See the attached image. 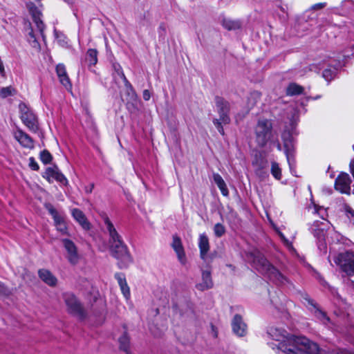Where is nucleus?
I'll list each match as a JSON object with an SVG mask.
<instances>
[{
  "label": "nucleus",
  "mask_w": 354,
  "mask_h": 354,
  "mask_svg": "<svg viewBox=\"0 0 354 354\" xmlns=\"http://www.w3.org/2000/svg\"><path fill=\"white\" fill-rule=\"evenodd\" d=\"M268 335L276 342L277 348L282 354H317L319 346L305 337H297L289 334L281 327L271 326L268 329Z\"/></svg>",
  "instance_id": "obj_1"
},
{
  "label": "nucleus",
  "mask_w": 354,
  "mask_h": 354,
  "mask_svg": "<svg viewBox=\"0 0 354 354\" xmlns=\"http://www.w3.org/2000/svg\"><path fill=\"white\" fill-rule=\"evenodd\" d=\"M246 260L259 272L268 277L273 283L281 285L287 281L286 278L268 262L259 250L254 248L248 251L246 253Z\"/></svg>",
  "instance_id": "obj_2"
},
{
  "label": "nucleus",
  "mask_w": 354,
  "mask_h": 354,
  "mask_svg": "<svg viewBox=\"0 0 354 354\" xmlns=\"http://www.w3.org/2000/svg\"><path fill=\"white\" fill-rule=\"evenodd\" d=\"M255 140L257 145L263 147L274 136L271 120L260 118L254 128Z\"/></svg>",
  "instance_id": "obj_3"
},
{
  "label": "nucleus",
  "mask_w": 354,
  "mask_h": 354,
  "mask_svg": "<svg viewBox=\"0 0 354 354\" xmlns=\"http://www.w3.org/2000/svg\"><path fill=\"white\" fill-rule=\"evenodd\" d=\"M215 104L219 115V118H214L213 120V123L218 131L222 136H224L225 131L223 127V124H227L230 122V118L229 116L230 104L223 97L218 96L215 97Z\"/></svg>",
  "instance_id": "obj_4"
},
{
  "label": "nucleus",
  "mask_w": 354,
  "mask_h": 354,
  "mask_svg": "<svg viewBox=\"0 0 354 354\" xmlns=\"http://www.w3.org/2000/svg\"><path fill=\"white\" fill-rule=\"evenodd\" d=\"M281 138L283 142L284 153L289 165L290 170L291 173L295 175L294 168L295 167V141L292 136V133H291L289 130L285 129L281 134Z\"/></svg>",
  "instance_id": "obj_5"
},
{
  "label": "nucleus",
  "mask_w": 354,
  "mask_h": 354,
  "mask_svg": "<svg viewBox=\"0 0 354 354\" xmlns=\"http://www.w3.org/2000/svg\"><path fill=\"white\" fill-rule=\"evenodd\" d=\"M20 118L23 124L31 132H37L39 129L38 118L32 109L24 102L19 104Z\"/></svg>",
  "instance_id": "obj_6"
},
{
  "label": "nucleus",
  "mask_w": 354,
  "mask_h": 354,
  "mask_svg": "<svg viewBox=\"0 0 354 354\" xmlns=\"http://www.w3.org/2000/svg\"><path fill=\"white\" fill-rule=\"evenodd\" d=\"M63 299L69 313L76 316L80 320L85 319L86 315V311L74 294L65 292L63 294Z\"/></svg>",
  "instance_id": "obj_7"
},
{
  "label": "nucleus",
  "mask_w": 354,
  "mask_h": 354,
  "mask_svg": "<svg viewBox=\"0 0 354 354\" xmlns=\"http://www.w3.org/2000/svg\"><path fill=\"white\" fill-rule=\"evenodd\" d=\"M328 225V221H315L309 227V230L317 240V247L319 250L323 253H326L327 249L325 241V232Z\"/></svg>",
  "instance_id": "obj_8"
},
{
  "label": "nucleus",
  "mask_w": 354,
  "mask_h": 354,
  "mask_svg": "<svg viewBox=\"0 0 354 354\" xmlns=\"http://www.w3.org/2000/svg\"><path fill=\"white\" fill-rule=\"evenodd\" d=\"M334 262L348 276L354 275V252L346 251L338 254Z\"/></svg>",
  "instance_id": "obj_9"
},
{
  "label": "nucleus",
  "mask_w": 354,
  "mask_h": 354,
  "mask_svg": "<svg viewBox=\"0 0 354 354\" xmlns=\"http://www.w3.org/2000/svg\"><path fill=\"white\" fill-rule=\"evenodd\" d=\"M27 8L30 15L32 16L38 33L41 36L43 39H44L45 35L44 31L45 30L46 26L41 20L42 5L40 3V1H28L27 3Z\"/></svg>",
  "instance_id": "obj_10"
},
{
  "label": "nucleus",
  "mask_w": 354,
  "mask_h": 354,
  "mask_svg": "<svg viewBox=\"0 0 354 354\" xmlns=\"http://www.w3.org/2000/svg\"><path fill=\"white\" fill-rule=\"evenodd\" d=\"M110 250L113 257L116 259H122L127 263L131 261L128 248L123 240H120V242H115L110 244Z\"/></svg>",
  "instance_id": "obj_11"
},
{
  "label": "nucleus",
  "mask_w": 354,
  "mask_h": 354,
  "mask_svg": "<svg viewBox=\"0 0 354 354\" xmlns=\"http://www.w3.org/2000/svg\"><path fill=\"white\" fill-rule=\"evenodd\" d=\"M62 242L66 250V257L68 262L72 265L77 264L80 260V255L76 245L68 239H63Z\"/></svg>",
  "instance_id": "obj_12"
},
{
  "label": "nucleus",
  "mask_w": 354,
  "mask_h": 354,
  "mask_svg": "<svg viewBox=\"0 0 354 354\" xmlns=\"http://www.w3.org/2000/svg\"><path fill=\"white\" fill-rule=\"evenodd\" d=\"M351 179L346 173H341L335 179V188L342 194H350Z\"/></svg>",
  "instance_id": "obj_13"
},
{
  "label": "nucleus",
  "mask_w": 354,
  "mask_h": 354,
  "mask_svg": "<svg viewBox=\"0 0 354 354\" xmlns=\"http://www.w3.org/2000/svg\"><path fill=\"white\" fill-rule=\"evenodd\" d=\"M198 248L200 250V257L204 262L209 263L212 260V255L208 254L209 250V239L205 234H201L198 238Z\"/></svg>",
  "instance_id": "obj_14"
},
{
  "label": "nucleus",
  "mask_w": 354,
  "mask_h": 354,
  "mask_svg": "<svg viewBox=\"0 0 354 354\" xmlns=\"http://www.w3.org/2000/svg\"><path fill=\"white\" fill-rule=\"evenodd\" d=\"M44 178L50 183L55 180L62 185H66L68 180L57 167H48L44 174Z\"/></svg>",
  "instance_id": "obj_15"
},
{
  "label": "nucleus",
  "mask_w": 354,
  "mask_h": 354,
  "mask_svg": "<svg viewBox=\"0 0 354 354\" xmlns=\"http://www.w3.org/2000/svg\"><path fill=\"white\" fill-rule=\"evenodd\" d=\"M233 333L238 337H244L247 333V325L240 315H235L232 320Z\"/></svg>",
  "instance_id": "obj_16"
},
{
  "label": "nucleus",
  "mask_w": 354,
  "mask_h": 354,
  "mask_svg": "<svg viewBox=\"0 0 354 354\" xmlns=\"http://www.w3.org/2000/svg\"><path fill=\"white\" fill-rule=\"evenodd\" d=\"M304 300H305L307 304L311 306L313 308V313L315 316L324 324L327 325L330 322V318L326 315V313L319 309L316 303L311 299L308 295H305L303 297Z\"/></svg>",
  "instance_id": "obj_17"
},
{
  "label": "nucleus",
  "mask_w": 354,
  "mask_h": 354,
  "mask_svg": "<svg viewBox=\"0 0 354 354\" xmlns=\"http://www.w3.org/2000/svg\"><path fill=\"white\" fill-rule=\"evenodd\" d=\"M14 137L23 147L30 149L34 148L32 138L21 129H17L14 133Z\"/></svg>",
  "instance_id": "obj_18"
},
{
  "label": "nucleus",
  "mask_w": 354,
  "mask_h": 354,
  "mask_svg": "<svg viewBox=\"0 0 354 354\" xmlns=\"http://www.w3.org/2000/svg\"><path fill=\"white\" fill-rule=\"evenodd\" d=\"M103 221L109 235V244L120 242V240H122V236L118 234L107 216L103 217Z\"/></svg>",
  "instance_id": "obj_19"
},
{
  "label": "nucleus",
  "mask_w": 354,
  "mask_h": 354,
  "mask_svg": "<svg viewBox=\"0 0 354 354\" xmlns=\"http://www.w3.org/2000/svg\"><path fill=\"white\" fill-rule=\"evenodd\" d=\"M56 73L60 83L68 90L71 91L72 84L66 73V67L63 64H59L56 66Z\"/></svg>",
  "instance_id": "obj_20"
},
{
  "label": "nucleus",
  "mask_w": 354,
  "mask_h": 354,
  "mask_svg": "<svg viewBox=\"0 0 354 354\" xmlns=\"http://www.w3.org/2000/svg\"><path fill=\"white\" fill-rule=\"evenodd\" d=\"M71 211L73 218L84 230H89L91 229V225L82 210L77 208H73Z\"/></svg>",
  "instance_id": "obj_21"
},
{
  "label": "nucleus",
  "mask_w": 354,
  "mask_h": 354,
  "mask_svg": "<svg viewBox=\"0 0 354 354\" xmlns=\"http://www.w3.org/2000/svg\"><path fill=\"white\" fill-rule=\"evenodd\" d=\"M115 278L118 281L121 292L123 296L124 297L126 301L127 302L130 301V288L127 283L125 275L122 273L118 272L115 274Z\"/></svg>",
  "instance_id": "obj_22"
},
{
  "label": "nucleus",
  "mask_w": 354,
  "mask_h": 354,
  "mask_svg": "<svg viewBox=\"0 0 354 354\" xmlns=\"http://www.w3.org/2000/svg\"><path fill=\"white\" fill-rule=\"evenodd\" d=\"M330 66L333 67V68H326L323 71V77L327 81L330 82L337 75V71L339 68H340L342 66V62L339 60H333L331 61V63L330 64Z\"/></svg>",
  "instance_id": "obj_23"
},
{
  "label": "nucleus",
  "mask_w": 354,
  "mask_h": 354,
  "mask_svg": "<svg viewBox=\"0 0 354 354\" xmlns=\"http://www.w3.org/2000/svg\"><path fill=\"white\" fill-rule=\"evenodd\" d=\"M172 248L176 252L178 259L182 264L186 263V257L182 245L181 240L179 237L175 236L173 237Z\"/></svg>",
  "instance_id": "obj_24"
},
{
  "label": "nucleus",
  "mask_w": 354,
  "mask_h": 354,
  "mask_svg": "<svg viewBox=\"0 0 354 354\" xmlns=\"http://www.w3.org/2000/svg\"><path fill=\"white\" fill-rule=\"evenodd\" d=\"M213 282L211 277V273L208 270H204L202 272V281L196 285V288L201 291L212 288Z\"/></svg>",
  "instance_id": "obj_25"
},
{
  "label": "nucleus",
  "mask_w": 354,
  "mask_h": 354,
  "mask_svg": "<svg viewBox=\"0 0 354 354\" xmlns=\"http://www.w3.org/2000/svg\"><path fill=\"white\" fill-rule=\"evenodd\" d=\"M44 207L48 210V213L52 216L55 225L63 222L65 220L64 214L58 212L51 203H46L44 204Z\"/></svg>",
  "instance_id": "obj_26"
},
{
  "label": "nucleus",
  "mask_w": 354,
  "mask_h": 354,
  "mask_svg": "<svg viewBox=\"0 0 354 354\" xmlns=\"http://www.w3.org/2000/svg\"><path fill=\"white\" fill-rule=\"evenodd\" d=\"M38 274L39 278L48 286H54L56 285L57 280L48 270L41 269Z\"/></svg>",
  "instance_id": "obj_27"
},
{
  "label": "nucleus",
  "mask_w": 354,
  "mask_h": 354,
  "mask_svg": "<svg viewBox=\"0 0 354 354\" xmlns=\"http://www.w3.org/2000/svg\"><path fill=\"white\" fill-rule=\"evenodd\" d=\"M222 26L227 30H236L242 27V22L239 19L223 18L222 20Z\"/></svg>",
  "instance_id": "obj_28"
},
{
  "label": "nucleus",
  "mask_w": 354,
  "mask_h": 354,
  "mask_svg": "<svg viewBox=\"0 0 354 354\" xmlns=\"http://www.w3.org/2000/svg\"><path fill=\"white\" fill-rule=\"evenodd\" d=\"M26 31L27 32V39L29 44L35 48H39L40 45L37 41V35L31 27L30 24H28Z\"/></svg>",
  "instance_id": "obj_29"
},
{
  "label": "nucleus",
  "mask_w": 354,
  "mask_h": 354,
  "mask_svg": "<svg viewBox=\"0 0 354 354\" xmlns=\"http://www.w3.org/2000/svg\"><path fill=\"white\" fill-rule=\"evenodd\" d=\"M213 178L214 183L216 184V185L221 190V194L225 196H227L229 195V191L221 176L218 174H214L213 176Z\"/></svg>",
  "instance_id": "obj_30"
},
{
  "label": "nucleus",
  "mask_w": 354,
  "mask_h": 354,
  "mask_svg": "<svg viewBox=\"0 0 354 354\" xmlns=\"http://www.w3.org/2000/svg\"><path fill=\"white\" fill-rule=\"evenodd\" d=\"M304 91V88L295 82H292L288 84L286 88L287 95L293 96L302 94Z\"/></svg>",
  "instance_id": "obj_31"
},
{
  "label": "nucleus",
  "mask_w": 354,
  "mask_h": 354,
  "mask_svg": "<svg viewBox=\"0 0 354 354\" xmlns=\"http://www.w3.org/2000/svg\"><path fill=\"white\" fill-rule=\"evenodd\" d=\"M86 61L89 63L90 66H94L97 62V51L93 48H89L86 53Z\"/></svg>",
  "instance_id": "obj_32"
},
{
  "label": "nucleus",
  "mask_w": 354,
  "mask_h": 354,
  "mask_svg": "<svg viewBox=\"0 0 354 354\" xmlns=\"http://www.w3.org/2000/svg\"><path fill=\"white\" fill-rule=\"evenodd\" d=\"M261 98V93L258 91H252L248 97V106L249 108L254 106Z\"/></svg>",
  "instance_id": "obj_33"
},
{
  "label": "nucleus",
  "mask_w": 354,
  "mask_h": 354,
  "mask_svg": "<svg viewBox=\"0 0 354 354\" xmlns=\"http://www.w3.org/2000/svg\"><path fill=\"white\" fill-rule=\"evenodd\" d=\"M120 348L129 354V338L127 333L122 335L119 339Z\"/></svg>",
  "instance_id": "obj_34"
},
{
  "label": "nucleus",
  "mask_w": 354,
  "mask_h": 354,
  "mask_svg": "<svg viewBox=\"0 0 354 354\" xmlns=\"http://www.w3.org/2000/svg\"><path fill=\"white\" fill-rule=\"evenodd\" d=\"M271 174L275 179L281 180L282 176L281 169L276 162H272L271 163Z\"/></svg>",
  "instance_id": "obj_35"
},
{
  "label": "nucleus",
  "mask_w": 354,
  "mask_h": 354,
  "mask_svg": "<svg viewBox=\"0 0 354 354\" xmlns=\"http://www.w3.org/2000/svg\"><path fill=\"white\" fill-rule=\"evenodd\" d=\"M15 93V91L12 86L3 87L0 90V96L2 98H6L8 96L13 95Z\"/></svg>",
  "instance_id": "obj_36"
},
{
  "label": "nucleus",
  "mask_w": 354,
  "mask_h": 354,
  "mask_svg": "<svg viewBox=\"0 0 354 354\" xmlns=\"http://www.w3.org/2000/svg\"><path fill=\"white\" fill-rule=\"evenodd\" d=\"M313 213L318 214L319 217L324 220V221H327L326 219V217L327 216V212L326 209L323 207L315 205Z\"/></svg>",
  "instance_id": "obj_37"
},
{
  "label": "nucleus",
  "mask_w": 354,
  "mask_h": 354,
  "mask_svg": "<svg viewBox=\"0 0 354 354\" xmlns=\"http://www.w3.org/2000/svg\"><path fill=\"white\" fill-rule=\"evenodd\" d=\"M40 160L44 164H48L52 160V156L47 150H43L40 153Z\"/></svg>",
  "instance_id": "obj_38"
},
{
  "label": "nucleus",
  "mask_w": 354,
  "mask_h": 354,
  "mask_svg": "<svg viewBox=\"0 0 354 354\" xmlns=\"http://www.w3.org/2000/svg\"><path fill=\"white\" fill-rule=\"evenodd\" d=\"M344 212L350 223L354 225V209L349 205L344 206Z\"/></svg>",
  "instance_id": "obj_39"
},
{
  "label": "nucleus",
  "mask_w": 354,
  "mask_h": 354,
  "mask_svg": "<svg viewBox=\"0 0 354 354\" xmlns=\"http://www.w3.org/2000/svg\"><path fill=\"white\" fill-rule=\"evenodd\" d=\"M121 77L124 80V85H125L127 89L128 90L129 94L131 95L132 97H135L136 93L133 88V86H131L130 82L127 80V77H125V75L122 71H121Z\"/></svg>",
  "instance_id": "obj_40"
},
{
  "label": "nucleus",
  "mask_w": 354,
  "mask_h": 354,
  "mask_svg": "<svg viewBox=\"0 0 354 354\" xmlns=\"http://www.w3.org/2000/svg\"><path fill=\"white\" fill-rule=\"evenodd\" d=\"M214 232L216 236L221 237L225 232V227L221 223H216L214 227Z\"/></svg>",
  "instance_id": "obj_41"
},
{
  "label": "nucleus",
  "mask_w": 354,
  "mask_h": 354,
  "mask_svg": "<svg viewBox=\"0 0 354 354\" xmlns=\"http://www.w3.org/2000/svg\"><path fill=\"white\" fill-rule=\"evenodd\" d=\"M55 227L57 230L62 234H68V227L65 220L63 222L56 225Z\"/></svg>",
  "instance_id": "obj_42"
},
{
  "label": "nucleus",
  "mask_w": 354,
  "mask_h": 354,
  "mask_svg": "<svg viewBox=\"0 0 354 354\" xmlns=\"http://www.w3.org/2000/svg\"><path fill=\"white\" fill-rule=\"evenodd\" d=\"M29 167L34 171H37L39 167L33 157L29 158Z\"/></svg>",
  "instance_id": "obj_43"
},
{
  "label": "nucleus",
  "mask_w": 354,
  "mask_h": 354,
  "mask_svg": "<svg viewBox=\"0 0 354 354\" xmlns=\"http://www.w3.org/2000/svg\"><path fill=\"white\" fill-rule=\"evenodd\" d=\"M331 238L335 239L337 242H341V241H342L344 237L338 232H333L331 235Z\"/></svg>",
  "instance_id": "obj_44"
},
{
  "label": "nucleus",
  "mask_w": 354,
  "mask_h": 354,
  "mask_svg": "<svg viewBox=\"0 0 354 354\" xmlns=\"http://www.w3.org/2000/svg\"><path fill=\"white\" fill-rule=\"evenodd\" d=\"M270 143L272 144H274L277 149L279 150V151H281L282 150V147H281V144L279 143V140L277 139L274 140L273 139V138L271 139V141H269Z\"/></svg>",
  "instance_id": "obj_45"
},
{
  "label": "nucleus",
  "mask_w": 354,
  "mask_h": 354,
  "mask_svg": "<svg viewBox=\"0 0 354 354\" xmlns=\"http://www.w3.org/2000/svg\"><path fill=\"white\" fill-rule=\"evenodd\" d=\"M281 236L283 240V242L288 247V248H289L290 250L293 249L292 243L283 235H281Z\"/></svg>",
  "instance_id": "obj_46"
},
{
  "label": "nucleus",
  "mask_w": 354,
  "mask_h": 354,
  "mask_svg": "<svg viewBox=\"0 0 354 354\" xmlns=\"http://www.w3.org/2000/svg\"><path fill=\"white\" fill-rule=\"evenodd\" d=\"M303 28H300V23H299L297 25L295 26V28L297 30V32L299 33L300 30H304L307 28V23L306 21L303 22Z\"/></svg>",
  "instance_id": "obj_47"
},
{
  "label": "nucleus",
  "mask_w": 354,
  "mask_h": 354,
  "mask_svg": "<svg viewBox=\"0 0 354 354\" xmlns=\"http://www.w3.org/2000/svg\"><path fill=\"white\" fill-rule=\"evenodd\" d=\"M143 99L146 101L149 100L151 97L150 92L148 90H144L142 93Z\"/></svg>",
  "instance_id": "obj_48"
},
{
  "label": "nucleus",
  "mask_w": 354,
  "mask_h": 354,
  "mask_svg": "<svg viewBox=\"0 0 354 354\" xmlns=\"http://www.w3.org/2000/svg\"><path fill=\"white\" fill-rule=\"evenodd\" d=\"M93 188H94V184L91 183V184L86 186L84 189L87 194H90L92 192Z\"/></svg>",
  "instance_id": "obj_49"
},
{
  "label": "nucleus",
  "mask_w": 354,
  "mask_h": 354,
  "mask_svg": "<svg viewBox=\"0 0 354 354\" xmlns=\"http://www.w3.org/2000/svg\"><path fill=\"white\" fill-rule=\"evenodd\" d=\"M337 354H354V352L346 349H339Z\"/></svg>",
  "instance_id": "obj_50"
},
{
  "label": "nucleus",
  "mask_w": 354,
  "mask_h": 354,
  "mask_svg": "<svg viewBox=\"0 0 354 354\" xmlns=\"http://www.w3.org/2000/svg\"><path fill=\"white\" fill-rule=\"evenodd\" d=\"M326 5L325 3H317L315 5L313 6V8L314 9H317V8H322L323 7H324Z\"/></svg>",
  "instance_id": "obj_51"
},
{
  "label": "nucleus",
  "mask_w": 354,
  "mask_h": 354,
  "mask_svg": "<svg viewBox=\"0 0 354 354\" xmlns=\"http://www.w3.org/2000/svg\"><path fill=\"white\" fill-rule=\"evenodd\" d=\"M6 289L4 285L1 282H0V293H4V292H6Z\"/></svg>",
  "instance_id": "obj_52"
},
{
  "label": "nucleus",
  "mask_w": 354,
  "mask_h": 354,
  "mask_svg": "<svg viewBox=\"0 0 354 354\" xmlns=\"http://www.w3.org/2000/svg\"><path fill=\"white\" fill-rule=\"evenodd\" d=\"M319 98H320V96H319V95H317L316 97H313L312 99H313V100H317V99H319Z\"/></svg>",
  "instance_id": "obj_53"
},
{
  "label": "nucleus",
  "mask_w": 354,
  "mask_h": 354,
  "mask_svg": "<svg viewBox=\"0 0 354 354\" xmlns=\"http://www.w3.org/2000/svg\"><path fill=\"white\" fill-rule=\"evenodd\" d=\"M314 68H315V66H314V65H312V66H310V71H313V70H314Z\"/></svg>",
  "instance_id": "obj_54"
},
{
  "label": "nucleus",
  "mask_w": 354,
  "mask_h": 354,
  "mask_svg": "<svg viewBox=\"0 0 354 354\" xmlns=\"http://www.w3.org/2000/svg\"><path fill=\"white\" fill-rule=\"evenodd\" d=\"M353 149L354 150V143H353Z\"/></svg>",
  "instance_id": "obj_55"
}]
</instances>
